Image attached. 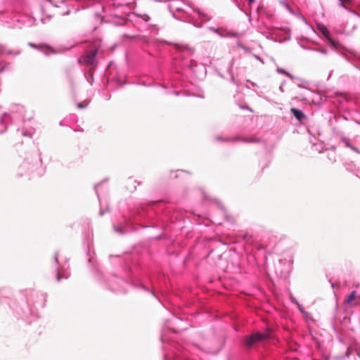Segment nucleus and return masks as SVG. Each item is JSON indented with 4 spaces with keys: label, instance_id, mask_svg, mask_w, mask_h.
Listing matches in <instances>:
<instances>
[{
    "label": "nucleus",
    "instance_id": "nucleus-8",
    "mask_svg": "<svg viewBox=\"0 0 360 360\" xmlns=\"http://www.w3.org/2000/svg\"><path fill=\"white\" fill-rule=\"evenodd\" d=\"M277 71L279 72V73H281V74H283V75H287L288 77H292V76L290 75V73H288V72H286L285 70L281 69V68H278L277 69Z\"/></svg>",
    "mask_w": 360,
    "mask_h": 360
},
{
    "label": "nucleus",
    "instance_id": "nucleus-14",
    "mask_svg": "<svg viewBox=\"0 0 360 360\" xmlns=\"http://www.w3.org/2000/svg\"><path fill=\"white\" fill-rule=\"evenodd\" d=\"M249 1V3L251 4L252 2H254L255 0H248Z\"/></svg>",
    "mask_w": 360,
    "mask_h": 360
},
{
    "label": "nucleus",
    "instance_id": "nucleus-5",
    "mask_svg": "<svg viewBox=\"0 0 360 360\" xmlns=\"http://www.w3.org/2000/svg\"><path fill=\"white\" fill-rule=\"evenodd\" d=\"M80 63L89 65L90 63V53L87 52L79 59Z\"/></svg>",
    "mask_w": 360,
    "mask_h": 360
},
{
    "label": "nucleus",
    "instance_id": "nucleus-11",
    "mask_svg": "<svg viewBox=\"0 0 360 360\" xmlns=\"http://www.w3.org/2000/svg\"><path fill=\"white\" fill-rule=\"evenodd\" d=\"M87 105H88L87 103H86L85 105H83L82 103H79L77 106H78V108H82L86 107Z\"/></svg>",
    "mask_w": 360,
    "mask_h": 360
},
{
    "label": "nucleus",
    "instance_id": "nucleus-16",
    "mask_svg": "<svg viewBox=\"0 0 360 360\" xmlns=\"http://www.w3.org/2000/svg\"><path fill=\"white\" fill-rule=\"evenodd\" d=\"M148 18H149V17H148V16H147V17H146V19H145V20H148Z\"/></svg>",
    "mask_w": 360,
    "mask_h": 360
},
{
    "label": "nucleus",
    "instance_id": "nucleus-7",
    "mask_svg": "<svg viewBox=\"0 0 360 360\" xmlns=\"http://www.w3.org/2000/svg\"><path fill=\"white\" fill-rule=\"evenodd\" d=\"M241 141L244 142H259V139L256 137H250V138H242L240 139Z\"/></svg>",
    "mask_w": 360,
    "mask_h": 360
},
{
    "label": "nucleus",
    "instance_id": "nucleus-1",
    "mask_svg": "<svg viewBox=\"0 0 360 360\" xmlns=\"http://www.w3.org/2000/svg\"><path fill=\"white\" fill-rule=\"evenodd\" d=\"M271 336V330L268 329L264 333H256L247 338L246 345L248 347L252 346L255 342H263Z\"/></svg>",
    "mask_w": 360,
    "mask_h": 360
},
{
    "label": "nucleus",
    "instance_id": "nucleus-6",
    "mask_svg": "<svg viewBox=\"0 0 360 360\" xmlns=\"http://www.w3.org/2000/svg\"><path fill=\"white\" fill-rule=\"evenodd\" d=\"M356 297V292L352 291L349 295L348 296L347 299L346 300L345 302L349 305H352L354 300H355Z\"/></svg>",
    "mask_w": 360,
    "mask_h": 360
},
{
    "label": "nucleus",
    "instance_id": "nucleus-15",
    "mask_svg": "<svg viewBox=\"0 0 360 360\" xmlns=\"http://www.w3.org/2000/svg\"><path fill=\"white\" fill-rule=\"evenodd\" d=\"M30 45L31 46H33V47H34V46H34V44H30Z\"/></svg>",
    "mask_w": 360,
    "mask_h": 360
},
{
    "label": "nucleus",
    "instance_id": "nucleus-10",
    "mask_svg": "<svg viewBox=\"0 0 360 360\" xmlns=\"http://www.w3.org/2000/svg\"><path fill=\"white\" fill-rule=\"evenodd\" d=\"M96 53H97V51L93 50L91 49V65L93 64V58L96 55Z\"/></svg>",
    "mask_w": 360,
    "mask_h": 360
},
{
    "label": "nucleus",
    "instance_id": "nucleus-4",
    "mask_svg": "<svg viewBox=\"0 0 360 360\" xmlns=\"http://www.w3.org/2000/svg\"><path fill=\"white\" fill-rule=\"evenodd\" d=\"M290 110L293 115L300 121L302 120L305 117L304 113L298 109L291 108Z\"/></svg>",
    "mask_w": 360,
    "mask_h": 360
},
{
    "label": "nucleus",
    "instance_id": "nucleus-2",
    "mask_svg": "<svg viewBox=\"0 0 360 360\" xmlns=\"http://www.w3.org/2000/svg\"><path fill=\"white\" fill-rule=\"evenodd\" d=\"M318 28L319 31L328 39V41L330 42L331 44L333 46H336V43L335 41L330 38V32L328 30V29L324 25H319Z\"/></svg>",
    "mask_w": 360,
    "mask_h": 360
},
{
    "label": "nucleus",
    "instance_id": "nucleus-13",
    "mask_svg": "<svg viewBox=\"0 0 360 360\" xmlns=\"http://www.w3.org/2000/svg\"><path fill=\"white\" fill-rule=\"evenodd\" d=\"M60 275L58 274V276H57V280L59 281H60Z\"/></svg>",
    "mask_w": 360,
    "mask_h": 360
},
{
    "label": "nucleus",
    "instance_id": "nucleus-3",
    "mask_svg": "<svg viewBox=\"0 0 360 360\" xmlns=\"http://www.w3.org/2000/svg\"><path fill=\"white\" fill-rule=\"evenodd\" d=\"M136 184L137 182L135 180L132 179H129L126 182L125 186L126 188L129 190V192L132 193L136 190Z\"/></svg>",
    "mask_w": 360,
    "mask_h": 360
},
{
    "label": "nucleus",
    "instance_id": "nucleus-12",
    "mask_svg": "<svg viewBox=\"0 0 360 360\" xmlns=\"http://www.w3.org/2000/svg\"><path fill=\"white\" fill-rule=\"evenodd\" d=\"M96 17L98 18V20H102V17L100 15H96Z\"/></svg>",
    "mask_w": 360,
    "mask_h": 360
},
{
    "label": "nucleus",
    "instance_id": "nucleus-9",
    "mask_svg": "<svg viewBox=\"0 0 360 360\" xmlns=\"http://www.w3.org/2000/svg\"><path fill=\"white\" fill-rule=\"evenodd\" d=\"M352 0H341L340 3V5L341 6H343L345 7V4H349L352 1Z\"/></svg>",
    "mask_w": 360,
    "mask_h": 360
}]
</instances>
